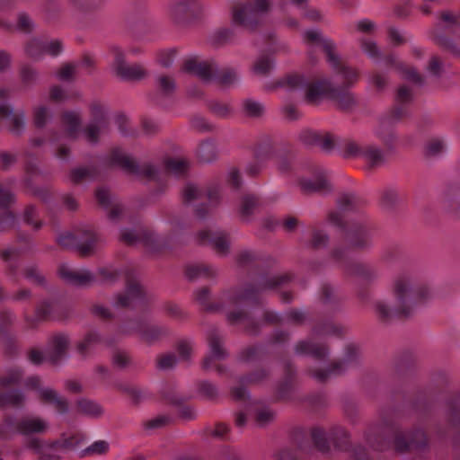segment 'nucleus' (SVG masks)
<instances>
[{
	"label": "nucleus",
	"instance_id": "obj_7",
	"mask_svg": "<svg viewBox=\"0 0 460 460\" xmlns=\"http://www.w3.org/2000/svg\"><path fill=\"white\" fill-rule=\"evenodd\" d=\"M332 257L348 275L358 277L367 282H372L379 276L378 270L374 265L349 261L348 249L334 248L332 252Z\"/></svg>",
	"mask_w": 460,
	"mask_h": 460
},
{
	"label": "nucleus",
	"instance_id": "obj_8",
	"mask_svg": "<svg viewBox=\"0 0 460 460\" xmlns=\"http://www.w3.org/2000/svg\"><path fill=\"white\" fill-rule=\"evenodd\" d=\"M59 245L76 250L80 255L88 256L97 242L95 233L91 229H77L74 233L66 232L58 236Z\"/></svg>",
	"mask_w": 460,
	"mask_h": 460
},
{
	"label": "nucleus",
	"instance_id": "obj_61",
	"mask_svg": "<svg viewBox=\"0 0 460 460\" xmlns=\"http://www.w3.org/2000/svg\"><path fill=\"white\" fill-rule=\"evenodd\" d=\"M276 417V413L270 408L264 407L258 409L255 413V421L258 426L265 427L271 423Z\"/></svg>",
	"mask_w": 460,
	"mask_h": 460
},
{
	"label": "nucleus",
	"instance_id": "obj_20",
	"mask_svg": "<svg viewBox=\"0 0 460 460\" xmlns=\"http://www.w3.org/2000/svg\"><path fill=\"white\" fill-rule=\"evenodd\" d=\"M49 429V422L40 417L24 416L19 419L18 435L32 437L45 434Z\"/></svg>",
	"mask_w": 460,
	"mask_h": 460
},
{
	"label": "nucleus",
	"instance_id": "obj_48",
	"mask_svg": "<svg viewBox=\"0 0 460 460\" xmlns=\"http://www.w3.org/2000/svg\"><path fill=\"white\" fill-rule=\"evenodd\" d=\"M23 222L31 226L33 230L39 231L43 226L42 220L39 217V212L36 206L27 205L22 213Z\"/></svg>",
	"mask_w": 460,
	"mask_h": 460
},
{
	"label": "nucleus",
	"instance_id": "obj_52",
	"mask_svg": "<svg viewBox=\"0 0 460 460\" xmlns=\"http://www.w3.org/2000/svg\"><path fill=\"white\" fill-rule=\"evenodd\" d=\"M332 68L335 70L337 75L341 76L342 83L345 87H349L358 81V75L357 71L349 66H343L340 60L339 66H332Z\"/></svg>",
	"mask_w": 460,
	"mask_h": 460
},
{
	"label": "nucleus",
	"instance_id": "obj_9",
	"mask_svg": "<svg viewBox=\"0 0 460 460\" xmlns=\"http://www.w3.org/2000/svg\"><path fill=\"white\" fill-rule=\"evenodd\" d=\"M440 19L445 25H438L433 36L434 42L439 48L450 52L452 55L460 57V49L457 45L442 33V31L453 33L456 32L460 28V15L445 11L441 13Z\"/></svg>",
	"mask_w": 460,
	"mask_h": 460
},
{
	"label": "nucleus",
	"instance_id": "obj_63",
	"mask_svg": "<svg viewBox=\"0 0 460 460\" xmlns=\"http://www.w3.org/2000/svg\"><path fill=\"white\" fill-rule=\"evenodd\" d=\"M208 108L214 115L219 118H226L231 113V108L227 103L217 101L208 102Z\"/></svg>",
	"mask_w": 460,
	"mask_h": 460
},
{
	"label": "nucleus",
	"instance_id": "obj_17",
	"mask_svg": "<svg viewBox=\"0 0 460 460\" xmlns=\"http://www.w3.org/2000/svg\"><path fill=\"white\" fill-rule=\"evenodd\" d=\"M217 66L214 61H199L196 58H190L184 62L182 70L197 75L205 83H208L214 80Z\"/></svg>",
	"mask_w": 460,
	"mask_h": 460
},
{
	"label": "nucleus",
	"instance_id": "obj_21",
	"mask_svg": "<svg viewBox=\"0 0 460 460\" xmlns=\"http://www.w3.org/2000/svg\"><path fill=\"white\" fill-rule=\"evenodd\" d=\"M198 242L200 244H210L216 252L221 255H226L229 252L228 235L224 232L200 231L198 234Z\"/></svg>",
	"mask_w": 460,
	"mask_h": 460
},
{
	"label": "nucleus",
	"instance_id": "obj_50",
	"mask_svg": "<svg viewBox=\"0 0 460 460\" xmlns=\"http://www.w3.org/2000/svg\"><path fill=\"white\" fill-rule=\"evenodd\" d=\"M62 121L66 126L67 134L69 137H74L81 124V118L79 113L75 111H66L62 115Z\"/></svg>",
	"mask_w": 460,
	"mask_h": 460
},
{
	"label": "nucleus",
	"instance_id": "obj_15",
	"mask_svg": "<svg viewBox=\"0 0 460 460\" xmlns=\"http://www.w3.org/2000/svg\"><path fill=\"white\" fill-rule=\"evenodd\" d=\"M346 240L349 248L355 250H367L372 246V234L370 228L365 224H356L346 233Z\"/></svg>",
	"mask_w": 460,
	"mask_h": 460
},
{
	"label": "nucleus",
	"instance_id": "obj_31",
	"mask_svg": "<svg viewBox=\"0 0 460 460\" xmlns=\"http://www.w3.org/2000/svg\"><path fill=\"white\" fill-rule=\"evenodd\" d=\"M226 319L230 324L243 323L246 332L252 335H255L259 332V323H255L244 310L230 312L227 314Z\"/></svg>",
	"mask_w": 460,
	"mask_h": 460
},
{
	"label": "nucleus",
	"instance_id": "obj_29",
	"mask_svg": "<svg viewBox=\"0 0 460 460\" xmlns=\"http://www.w3.org/2000/svg\"><path fill=\"white\" fill-rule=\"evenodd\" d=\"M329 439L333 447L338 451L346 452L350 448L349 434L343 427H332L329 430Z\"/></svg>",
	"mask_w": 460,
	"mask_h": 460
},
{
	"label": "nucleus",
	"instance_id": "obj_38",
	"mask_svg": "<svg viewBox=\"0 0 460 460\" xmlns=\"http://www.w3.org/2000/svg\"><path fill=\"white\" fill-rule=\"evenodd\" d=\"M19 419L13 415L5 416L0 423V440H9L18 435Z\"/></svg>",
	"mask_w": 460,
	"mask_h": 460
},
{
	"label": "nucleus",
	"instance_id": "obj_58",
	"mask_svg": "<svg viewBox=\"0 0 460 460\" xmlns=\"http://www.w3.org/2000/svg\"><path fill=\"white\" fill-rule=\"evenodd\" d=\"M399 202V195L395 190L386 189L382 192L380 204L385 209H392Z\"/></svg>",
	"mask_w": 460,
	"mask_h": 460
},
{
	"label": "nucleus",
	"instance_id": "obj_4",
	"mask_svg": "<svg viewBox=\"0 0 460 460\" xmlns=\"http://www.w3.org/2000/svg\"><path fill=\"white\" fill-rule=\"evenodd\" d=\"M118 333L120 335L137 334L140 341L147 345H153L166 337L169 332L164 326L138 320L131 324L120 325Z\"/></svg>",
	"mask_w": 460,
	"mask_h": 460
},
{
	"label": "nucleus",
	"instance_id": "obj_13",
	"mask_svg": "<svg viewBox=\"0 0 460 460\" xmlns=\"http://www.w3.org/2000/svg\"><path fill=\"white\" fill-rule=\"evenodd\" d=\"M146 302V294L141 284L137 279L128 277L126 291L124 294L118 295L115 305L119 307L137 308Z\"/></svg>",
	"mask_w": 460,
	"mask_h": 460
},
{
	"label": "nucleus",
	"instance_id": "obj_16",
	"mask_svg": "<svg viewBox=\"0 0 460 460\" xmlns=\"http://www.w3.org/2000/svg\"><path fill=\"white\" fill-rule=\"evenodd\" d=\"M207 340L210 349V355L207 356L203 360L202 368L204 370H208L211 367L214 358L221 360L227 357V352L223 348L222 337L215 327H211L208 331Z\"/></svg>",
	"mask_w": 460,
	"mask_h": 460
},
{
	"label": "nucleus",
	"instance_id": "obj_59",
	"mask_svg": "<svg viewBox=\"0 0 460 460\" xmlns=\"http://www.w3.org/2000/svg\"><path fill=\"white\" fill-rule=\"evenodd\" d=\"M109 450V443L105 440H98L81 452V457L93 455H104Z\"/></svg>",
	"mask_w": 460,
	"mask_h": 460
},
{
	"label": "nucleus",
	"instance_id": "obj_57",
	"mask_svg": "<svg viewBox=\"0 0 460 460\" xmlns=\"http://www.w3.org/2000/svg\"><path fill=\"white\" fill-rule=\"evenodd\" d=\"M258 206V199L253 195H245L241 203L240 213L244 218H248Z\"/></svg>",
	"mask_w": 460,
	"mask_h": 460
},
{
	"label": "nucleus",
	"instance_id": "obj_64",
	"mask_svg": "<svg viewBox=\"0 0 460 460\" xmlns=\"http://www.w3.org/2000/svg\"><path fill=\"white\" fill-rule=\"evenodd\" d=\"M449 420L455 425H460V396L453 398L448 402Z\"/></svg>",
	"mask_w": 460,
	"mask_h": 460
},
{
	"label": "nucleus",
	"instance_id": "obj_28",
	"mask_svg": "<svg viewBox=\"0 0 460 460\" xmlns=\"http://www.w3.org/2000/svg\"><path fill=\"white\" fill-rule=\"evenodd\" d=\"M329 99L335 101L339 108L345 111L352 110L357 104L354 94L343 87L332 86Z\"/></svg>",
	"mask_w": 460,
	"mask_h": 460
},
{
	"label": "nucleus",
	"instance_id": "obj_10",
	"mask_svg": "<svg viewBox=\"0 0 460 460\" xmlns=\"http://www.w3.org/2000/svg\"><path fill=\"white\" fill-rule=\"evenodd\" d=\"M281 85H287L291 90L307 87L305 99L308 102H314L322 96L330 97V91L332 84L329 80H320L308 84V81L302 75H290L285 79Z\"/></svg>",
	"mask_w": 460,
	"mask_h": 460
},
{
	"label": "nucleus",
	"instance_id": "obj_46",
	"mask_svg": "<svg viewBox=\"0 0 460 460\" xmlns=\"http://www.w3.org/2000/svg\"><path fill=\"white\" fill-rule=\"evenodd\" d=\"M343 332V327L336 325L331 322L318 323L314 326L312 330V333L315 336L334 335L337 337H341Z\"/></svg>",
	"mask_w": 460,
	"mask_h": 460
},
{
	"label": "nucleus",
	"instance_id": "obj_6",
	"mask_svg": "<svg viewBox=\"0 0 460 460\" xmlns=\"http://www.w3.org/2000/svg\"><path fill=\"white\" fill-rule=\"evenodd\" d=\"M359 349L354 344H349L345 349L342 359L333 361L326 369L310 370L309 374L320 383H324L328 378L343 374L355 367L358 363Z\"/></svg>",
	"mask_w": 460,
	"mask_h": 460
},
{
	"label": "nucleus",
	"instance_id": "obj_5",
	"mask_svg": "<svg viewBox=\"0 0 460 460\" xmlns=\"http://www.w3.org/2000/svg\"><path fill=\"white\" fill-rule=\"evenodd\" d=\"M109 164L120 167L124 172L137 177L146 180H154L157 174V169L151 164H139L131 156L126 155L120 148L111 150Z\"/></svg>",
	"mask_w": 460,
	"mask_h": 460
},
{
	"label": "nucleus",
	"instance_id": "obj_27",
	"mask_svg": "<svg viewBox=\"0 0 460 460\" xmlns=\"http://www.w3.org/2000/svg\"><path fill=\"white\" fill-rule=\"evenodd\" d=\"M295 352L298 355H310L316 359L323 360L328 358L329 348L325 344L300 341L295 346Z\"/></svg>",
	"mask_w": 460,
	"mask_h": 460
},
{
	"label": "nucleus",
	"instance_id": "obj_30",
	"mask_svg": "<svg viewBox=\"0 0 460 460\" xmlns=\"http://www.w3.org/2000/svg\"><path fill=\"white\" fill-rule=\"evenodd\" d=\"M0 116L2 118H10L12 125L10 131L16 136H20L25 128L24 112L18 114L13 113V109L6 104H0Z\"/></svg>",
	"mask_w": 460,
	"mask_h": 460
},
{
	"label": "nucleus",
	"instance_id": "obj_62",
	"mask_svg": "<svg viewBox=\"0 0 460 460\" xmlns=\"http://www.w3.org/2000/svg\"><path fill=\"white\" fill-rule=\"evenodd\" d=\"M34 22L28 13L23 12L19 13L15 26L17 31L29 34L34 30Z\"/></svg>",
	"mask_w": 460,
	"mask_h": 460
},
{
	"label": "nucleus",
	"instance_id": "obj_37",
	"mask_svg": "<svg viewBox=\"0 0 460 460\" xmlns=\"http://www.w3.org/2000/svg\"><path fill=\"white\" fill-rule=\"evenodd\" d=\"M102 341V337L96 331H89L84 337L77 343V352L85 357L88 352Z\"/></svg>",
	"mask_w": 460,
	"mask_h": 460
},
{
	"label": "nucleus",
	"instance_id": "obj_51",
	"mask_svg": "<svg viewBox=\"0 0 460 460\" xmlns=\"http://www.w3.org/2000/svg\"><path fill=\"white\" fill-rule=\"evenodd\" d=\"M210 291L208 288H201L195 293L196 301L203 306V308L209 312H216L222 308L219 304H210L209 303Z\"/></svg>",
	"mask_w": 460,
	"mask_h": 460
},
{
	"label": "nucleus",
	"instance_id": "obj_3",
	"mask_svg": "<svg viewBox=\"0 0 460 460\" xmlns=\"http://www.w3.org/2000/svg\"><path fill=\"white\" fill-rule=\"evenodd\" d=\"M271 0H249L239 3L232 8V23L249 31H254L269 12Z\"/></svg>",
	"mask_w": 460,
	"mask_h": 460
},
{
	"label": "nucleus",
	"instance_id": "obj_40",
	"mask_svg": "<svg viewBox=\"0 0 460 460\" xmlns=\"http://www.w3.org/2000/svg\"><path fill=\"white\" fill-rule=\"evenodd\" d=\"M76 406L79 411L84 415L99 418L103 414L102 407L94 401L82 398L77 400Z\"/></svg>",
	"mask_w": 460,
	"mask_h": 460
},
{
	"label": "nucleus",
	"instance_id": "obj_55",
	"mask_svg": "<svg viewBox=\"0 0 460 460\" xmlns=\"http://www.w3.org/2000/svg\"><path fill=\"white\" fill-rule=\"evenodd\" d=\"M23 275L28 280L38 286H46V279L37 265H30L24 268Z\"/></svg>",
	"mask_w": 460,
	"mask_h": 460
},
{
	"label": "nucleus",
	"instance_id": "obj_1",
	"mask_svg": "<svg viewBox=\"0 0 460 460\" xmlns=\"http://www.w3.org/2000/svg\"><path fill=\"white\" fill-rule=\"evenodd\" d=\"M394 296L396 306L390 308L381 300L375 302L374 309L378 320L387 323L395 318L410 317L417 305L423 303L429 297V292L425 287L414 288L410 277L399 276L394 283Z\"/></svg>",
	"mask_w": 460,
	"mask_h": 460
},
{
	"label": "nucleus",
	"instance_id": "obj_54",
	"mask_svg": "<svg viewBox=\"0 0 460 460\" xmlns=\"http://www.w3.org/2000/svg\"><path fill=\"white\" fill-rule=\"evenodd\" d=\"M243 109L246 116L252 118L261 117L264 113V106L252 99H246L243 102Z\"/></svg>",
	"mask_w": 460,
	"mask_h": 460
},
{
	"label": "nucleus",
	"instance_id": "obj_56",
	"mask_svg": "<svg viewBox=\"0 0 460 460\" xmlns=\"http://www.w3.org/2000/svg\"><path fill=\"white\" fill-rule=\"evenodd\" d=\"M25 52L31 58L39 59L45 53L44 41L32 39L25 46Z\"/></svg>",
	"mask_w": 460,
	"mask_h": 460
},
{
	"label": "nucleus",
	"instance_id": "obj_23",
	"mask_svg": "<svg viewBox=\"0 0 460 460\" xmlns=\"http://www.w3.org/2000/svg\"><path fill=\"white\" fill-rule=\"evenodd\" d=\"M298 185L301 192L305 195H311L314 193L326 194L332 191V186L323 172L317 174L314 179H299Z\"/></svg>",
	"mask_w": 460,
	"mask_h": 460
},
{
	"label": "nucleus",
	"instance_id": "obj_11",
	"mask_svg": "<svg viewBox=\"0 0 460 460\" xmlns=\"http://www.w3.org/2000/svg\"><path fill=\"white\" fill-rule=\"evenodd\" d=\"M91 122L84 128L83 132L88 142L96 144L99 136L109 128V118L105 108L97 102L90 106Z\"/></svg>",
	"mask_w": 460,
	"mask_h": 460
},
{
	"label": "nucleus",
	"instance_id": "obj_41",
	"mask_svg": "<svg viewBox=\"0 0 460 460\" xmlns=\"http://www.w3.org/2000/svg\"><path fill=\"white\" fill-rule=\"evenodd\" d=\"M197 156L200 163L208 164L217 157V151L215 144L211 141L202 142L197 150Z\"/></svg>",
	"mask_w": 460,
	"mask_h": 460
},
{
	"label": "nucleus",
	"instance_id": "obj_60",
	"mask_svg": "<svg viewBox=\"0 0 460 460\" xmlns=\"http://www.w3.org/2000/svg\"><path fill=\"white\" fill-rule=\"evenodd\" d=\"M235 32L231 28H223L217 31L213 35V42L217 45H224L234 40Z\"/></svg>",
	"mask_w": 460,
	"mask_h": 460
},
{
	"label": "nucleus",
	"instance_id": "obj_43",
	"mask_svg": "<svg viewBox=\"0 0 460 460\" xmlns=\"http://www.w3.org/2000/svg\"><path fill=\"white\" fill-rule=\"evenodd\" d=\"M24 394L21 390H11L0 394V407H20L23 404Z\"/></svg>",
	"mask_w": 460,
	"mask_h": 460
},
{
	"label": "nucleus",
	"instance_id": "obj_32",
	"mask_svg": "<svg viewBox=\"0 0 460 460\" xmlns=\"http://www.w3.org/2000/svg\"><path fill=\"white\" fill-rule=\"evenodd\" d=\"M25 447L39 455V460H60L61 456L55 453H47L45 440L38 437H28Z\"/></svg>",
	"mask_w": 460,
	"mask_h": 460
},
{
	"label": "nucleus",
	"instance_id": "obj_19",
	"mask_svg": "<svg viewBox=\"0 0 460 460\" xmlns=\"http://www.w3.org/2000/svg\"><path fill=\"white\" fill-rule=\"evenodd\" d=\"M58 273L67 284L78 287L88 286L95 280L93 274L90 270L85 269L74 270L66 264L60 265Z\"/></svg>",
	"mask_w": 460,
	"mask_h": 460
},
{
	"label": "nucleus",
	"instance_id": "obj_44",
	"mask_svg": "<svg viewBox=\"0 0 460 460\" xmlns=\"http://www.w3.org/2000/svg\"><path fill=\"white\" fill-rule=\"evenodd\" d=\"M23 370L19 367H11L0 376V386L8 387L21 383L23 377Z\"/></svg>",
	"mask_w": 460,
	"mask_h": 460
},
{
	"label": "nucleus",
	"instance_id": "obj_2",
	"mask_svg": "<svg viewBox=\"0 0 460 460\" xmlns=\"http://www.w3.org/2000/svg\"><path fill=\"white\" fill-rule=\"evenodd\" d=\"M292 279V275L283 273L279 275L261 274L255 284H248L242 290L234 291L229 295L228 299L232 305H238L243 302H251L260 305V295L263 292L276 289Z\"/></svg>",
	"mask_w": 460,
	"mask_h": 460
},
{
	"label": "nucleus",
	"instance_id": "obj_53",
	"mask_svg": "<svg viewBox=\"0 0 460 460\" xmlns=\"http://www.w3.org/2000/svg\"><path fill=\"white\" fill-rule=\"evenodd\" d=\"M214 75V80L225 86L233 84L237 79L236 73L233 68L219 69L218 66H217Z\"/></svg>",
	"mask_w": 460,
	"mask_h": 460
},
{
	"label": "nucleus",
	"instance_id": "obj_12",
	"mask_svg": "<svg viewBox=\"0 0 460 460\" xmlns=\"http://www.w3.org/2000/svg\"><path fill=\"white\" fill-rule=\"evenodd\" d=\"M203 11L204 4L200 0H173L169 7V16L175 24H183Z\"/></svg>",
	"mask_w": 460,
	"mask_h": 460
},
{
	"label": "nucleus",
	"instance_id": "obj_14",
	"mask_svg": "<svg viewBox=\"0 0 460 460\" xmlns=\"http://www.w3.org/2000/svg\"><path fill=\"white\" fill-rule=\"evenodd\" d=\"M427 444V436L421 429H418L409 433L396 429L394 432V445L397 452L403 453L412 448H423Z\"/></svg>",
	"mask_w": 460,
	"mask_h": 460
},
{
	"label": "nucleus",
	"instance_id": "obj_25",
	"mask_svg": "<svg viewBox=\"0 0 460 460\" xmlns=\"http://www.w3.org/2000/svg\"><path fill=\"white\" fill-rule=\"evenodd\" d=\"M375 137L382 143L387 151L394 150L398 137L393 127V123L385 118L380 119L378 125L374 128Z\"/></svg>",
	"mask_w": 460,
	"mask_h": 460
},
{
	"label": "nucleus",
	"instance_id": "obj_26",
	"mask_svg": "<svg viewBox=\"0 0 460 460\" xmlns=\"http://www.w3.org/2000/svg\"><path fill=\"white\" fill-rule=\"evenodd\" d=\"M69 344V338L64 333L54 335L49 342L47 361L53 365L58 364L66 355Z\"/></svg>",
	"mask_w": 460,
	"mask_h": 460
},
{
	"label": "nucleus",
	"instance_id": "obj_39",
	"mask_svg": "<svg viewBox=\"0 0 460 460\" xmlns=\"http://www.w3.org/2000/svg\"><path fill=\"white\" fill-rule=\"evenodd\" d=\"M364 146L356 140L347 137L341 142V155L345 159L361 156Z\"/></svg>",
	"mask_w": 460,
	"mask_h": 460
},
{
	"label": "nucleus",
	"instance_id": "obj_45",
	"mask_svg": "<svg viewBox=\"0 0 460 460\" xmlns=\"http://www.w3.org/2000/svg\"><path fill=\"white\" fill-rule=\"evenodd\" d=\"M155 85L157 91L164 96H172L176 90V82L173 77L166 75H160L156 77Z\"/></svg>",
	"mask_w": 460,
	"mask_h": 460
},
{
	"label": "nucleus",
	"instance_id": "obj_33",
	"mask_svg": "<svg viewBox=\"0 0 460 460\" xmlns=\"http://www.w3.org/2000/svg\"><path fill=\"white\" fill-rule=\"evenodd\" d=\"M361 156L368 163L370 168L380 166L385 161L383 149L376 145L364 146Z\"/></svg>",
	"mask_w": 460,
	"mask_h": 460
},
{
	"label": "nucleus",
	"instance_id": "obj_18",
	"mask_svg": "<svg viewBox=\"0 0 460 460\" xmlns=\"http://www.w3.org/2000/svg\"><path fill=\"white\" fill-rule=\"evenodd\" d=\"M304 40L306 43H320L331 66H339V56L335 53V44L331 39L324 38L318 30H308L304 33Z\"/></svg>",
	"mask_w": 460,
	"mask_h": 460
},
{
	"label": "nucleus",
	"instance_id": "obj_36",
	"mask_svg": "<svg viewBox=\"0 0 460 460\" xmlns=\"http://www.w3.org/2000/svg\"><path fill=\"white\" fill-rule=\"evenodd\" d=\"M310 435L314 447L323 454H327L331 450L329 434L321 427H314L310 430Z\"/></svg>",
	"mask_w": 460,
	"mask_h": 460
},
{
	"label": "nucleus",
	"instance_id": "obj_49",
	"mask_svg": "<svg viewBox=\"0 0 460 460\" xmlns=\"http://www.w3.org/2000/svg\"><path fill=\"white\" fill-rule=\"evenodd\" d=\"M97 176L94 166L78 167L71 171L70 178L74 183H80L84 180H93Z\"/></svg>",
	"mask_w": 460,
	"mask_h": 460
},
{
	"label": "nucleus",
	"instance_id": "obj_35",
	"mask_svg": "<svg viewBox=\"0 0 460 460\" xmlns=\"http://www.w3.org/2000/svg\"><path fill=\"white\" fill-rule=\"evenodd\" d=\"M186 276L190 280L212 279L217 276V270L207 264H192L186 268Z\"/></svg>",
	"mask_w": 460,
	"mask_h": 460
},
{
	"label": "nucleus",
	"instance_id": "obj_22",
	"mask_svg": "<svg viewBox=\"0 0 460 460\" xmlns=\"http://www.w3.org/2000/svg\"><path fill=\"white\" fill-rule=\"evenodd\" d=\"M269 376V372L265 369H258L254 372L243 376L239 378V385L232 388V396L238 401L245 400L248 397V392L244 385H257L264 381Z\"/></svg>",
	"mask_w": 460,
	"mask_h": 460
},
{
	"label": "nucleus",
	"instance_id": "obj_47",
	"mask_svg": "<svg viewBox=\"0 0 460 460\" xmlns=\"http://www.w3.org/2000/svg\"><path fill=\"white\" fill-rule=\"evenodd\" d=\"M363 204L354 193L341 194L337 199V206L341 211H349L358 208Z\"/></svg>",
	"mask_w": 460,
	"mask_h": 460
},
{
	"label": "nucleus",
	"instance_id": "obj_42",
	"mask_svg": "<svg viewBox=\"0 0 460 460\" xmlns=\"http://www.w3.org/2000/svg\"><path fill=\"white\" fill-rule=\"evenodd\" d=\"M120 240L128 244L134 245L139 242L144 243L145 245H149L151 242V235L144 232H135L130 229H123L120 235Z\"/></svg>",
	"mask_w": 460,
	"mask_h": 460
},
{
	"label": "nucleus",
	"instance_id": "obj_24",
	"mask_svg": "<svg viewBox=\"0 0 460 460\" xmlns=\"http://www.w3.org/2000/svg\"><path fill=\"white\" fill-rule=\"evenodd\" d=\"M39 399L43 404L52 406L59 414H66L69 411L67 399L53 388L39 389Z\"/></svg>",
	"mask_w": 460,
	"mask_h": 460
},
{
	"label": "nucleus",
	"instance_id": "obj_34",
	"mask_svg": "<svg viewBox=\"0 0 460 460\" xmlns=\"http://www.w3.org/2000/svg\"><path fill=\"white\" fill-rule=\"evenodd\" d=\"M116 75L125 81H137L141 80L146 75V71L139 64L124 65L122 68L119 69Z\"/></svg>",
	"mask_w": 460,
	"mask_h": 460
}]
</instances>
